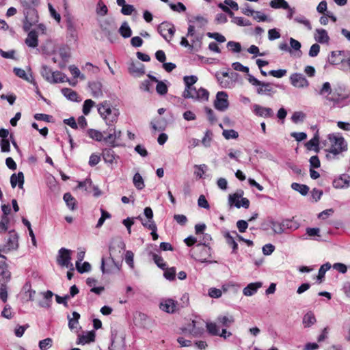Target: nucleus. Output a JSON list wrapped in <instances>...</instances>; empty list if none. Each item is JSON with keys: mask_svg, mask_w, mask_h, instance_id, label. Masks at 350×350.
<instances>
[{"mask_svg": "<svg viewBox=\"0 0 350 350\" xmlns=\"http://www.w3.org/2000/svg\"><path fill=\"white\" fill-rule=\"evenodd\" d=\"M97 109L107 125H112L118 121L120 115L119 109L112 107L109 101L104 100L99 103L97 105Z\"/></svg>", "mask_w": 350, "mask_h": 350, "instance_id": "obj_1", "label": "nucleus"}, {"mask_svg": "<svg viewBox=\"0 0 350 350\" xmlns=\"http://www.w3.org/2000/svg\"><path fill=\"white\" fill-rule=\"evenodd\" d=\"M329 146L327 151L337 156L348 150V144L345 138L340 135L329 134L327 137Z\"/></svg>", "mask_w": 350, "mask_h": 350, "instance_id": "obj_2", "label": "nucleus"}, {"mask_svg": "<svg viewBox=\"0 0 350 350\" xmlns=\"http://www.w3.org/2000/svg\"><path fill=\"white\" fill-rule=\"evenodd\" d=\"M243 191L239 190L234 193L230 194L228 196V205L235 206L237 208L243 207L247 208L250 206V201L248 199L243 198Z\"/></svg>", "mask_w": 350, "mask_h": 350, "instance_id": "obj_3", "label": "nucleus"}, {"mask_svg": "<svg viewBox=\"0 0 350 350\" xmlns=\"http://www.w3.org/2000/svg\"><path fill=\"white\" fill-rule=\"evenodd\" d=\"M72 251L65 247L59 250L57 256V262L61 267H65L74 271L73 264L71 262Z\"/></svg>", "mask_w": 350, "mask_h": 350, "instance_id": "obj_4", "label": "nucleus"}, {"mask_svg": "<svg viewBox=\"0 0 350 350\" xmlns=\"http://www.w3.org/2000/svg\"><path fill=\"white\" fill-rule=\"evenodd\" d=\"M23 14L25 19L23 21V29L28 31L31 27L38 21V15L36 9H29L24 10Z\"/></svg>", "mask_w": 350, "mask_h": 350, "instance_id": "obj_5", "label": "nucleus"}, {"mask_svg": "<svg viewBox=\"0 0 350 350\" xmlns=\"http://www.w3.org/2000/svg\"><path fill=\"white\" fill-rule=\"evenodd\" d=\"M183 96L187 98H193L201 102L207 101L208 99V92L202 88L198 90H188L186 92H183Z\"/></svg>", "mask_w": 350, "mask_h": 350, "instance_id": "obj_6", "label": "nucleus"}, {"mask_svg": "<svg viewBox=\"0 0 350 350\" xmlns=\"http://www.w3.org/2000/svg\"><path fill=\"white\" fill-rule=\"evenodd\" d=\"M153 216V212L150 207H146L144 209V213L137 217V219H139L142 222V224L151 230L150 235L153 237V221H152V218Z\"/></svg>", "mask_w": 350, "mask_h": 350, "instance_id": "obj_7", "label": "nucleus"}, {"mask_svg": "<svg viewBox=\"0 0 350 350\" xmlns=\"http://www.w3.org/2000/svg\"><path fill=\"white\" fill-rule=\"evenodd\" d=\"M215 109L219 111H226L229 107L228 95L226 92H218L214 102Z\"/></svg>", "mask_w": 350, "mask_h": 350, "instance_id": "obj_8", "label": "nucleus"}, {"mask_svg": "<svg viewBox=\"0 0 350 350\" xmlns=\"http://www.w3.org/2000/svg\"><path fill=\"white\" fill-rule=\"evenodd\" d=\"M289 79L291 85L296 88L305 89L310 84L308 80L301 73H293Z\"/></svg>", "mask_w": 350, "mask_h": 350, "instance_id": "obj_9", "label": "nucleus"}, {"mask_svg": "<svg viewBox=\"0 0 350 350\" xmlns=\"http://www.w3.org/2000/svg\"><path fill=\"white\" fill-rule=\"evenodd\" d=\"M159 33L166 40H170L175 32L174 25L169 23H163L158 27Z\"/></svg>", "mask_w": 350, "mask_h": 350, "instance_id": "obj_10", "label": "nucleus"}, {"mask_svg": "<svg viewBox=\"0 0 350 350\" xmlns=\"http://www.w3.org/2000/svg\"><path fill=\"white\" fill-rule=\"evenodd\" d=\"M345 52L344 51H333L328 55V62L332 65H339L345 62Z\"/></svg>", "mask_w": 350, "mask_h": 350, "instance_id": "obj_11", "label": "nucleus"}, {"mask_svg": "<svg viewBox=\"0 0 350 350\" xmlns=\"http://www.w3.org/2000/svg\"><path fill=\"white\" fill-rule=\"evenodd\" d=\"M128 70L130 74L135 77H140L145 73L144 64L138 61H131L129 64Z\"/></svg>", "mask_w": 350, "mask_h": 350, "instance_id": "obj_12", "label": "nucleus"}, {"mask_svg": "<svg viewBox=\"0 0 350 350\" xmlns=\"http://www.w3.org/2000/svg\"><path fill=\"white\" fill-rule=\"evenodd\" d=\"M314 39L318 43L328 45L330 38L327 31L323 28H317L314 32Z\"/></svg>", "mask_w": 350, "mask_h": 350, "instance_id": "obj_13", "label": "nucleus"}, {"mask_svg": "<svg viewBox=\"0 0 350 350\" xmlns=\"http://www.w3.org/2000/svg\"><path fill=\"white\" fill-rule=\"evenodd\" d=\"M114 247H109V252H110V258L109 260L111 261L112 265H109V267L105 269V258H103L101 260V270L103 273H110L114 271L115 269L119 270L118 265L114 261L113 258L112 257V254L113 252Z\"/></svg>", "mask_w": 350, "mask_h": 350, "instance_id": "obj_14", "label": "nucleus"}, {"mask_svg": "<svg viewBox=\"0 0 350 350\" xmlns=\"http://www.w3.org/2000/svg\"><path fill=\"white\" fill-rule=\"evenodd\" d=\"M8 250H16L18 247V236L14 231L9 232V237L5 245H4Z\"/></svg>", "mask_w": 350, "mask_h": 350, "instance_id": "obj_15", "label": "nucleus"}, {"mask_svg": "<svg viewBox=\"0 0 350 350\" xmlns=\"http://www.w3.org/2000/svg\"><path fill=\"white\" fill-rule=\"evenodd\" d=\"M88 87L90 90L92 95L94 98H100L103 95V84L99 81H90L88 83Z\"/></svg>", "mask_w": 350, "mask_h": 350, "instance_id": "obj_16", "label": "nucleus"}, {"mask_svg": "<svg viewBox=\"0 0 350 350\" xmlns=\"http://www.w3.org/2000/svg\"><path fill=\"white\" fill-rule=\"evenodd\" d=\"M109 134L104 137V141L111 144L112 146H116V141L121 137V131L116 130L115 128L109 129Z\"/></svg>", "mask_w": 350, "mask_h": 350, "instance_id": "obj_17", "label": "nucleus"}, {"mask_svg": "<svg viewBox=\"0 0 350 350\" xmlns=\"http://www.w3.org/2000/svg\"><path fill=\"white\" fill-rule=\"evenodd\" d=\"M177 303L172 299H166L161 301L159 308L167 313H173L176 309Z\"/></svg>", "mask_w": 350, "mask_h": 350, "instance_id": "obj_18", "label": "nucleus"}, {"mask_svg": "<svg viewBox=\"0 0 350 350\" xmlns=\"http://www.w3.org/2000/svg\"><path fill=\"white\" fill-rule=\"evenodd\" d=\"M333 187L336 189H347L350 187V176L343 174L335 179Z\"/></svg>", "mask_w": 350, "mask_h": 350, "instance_id": "obj_19", "label": "nucleus"}, {"mask_svg": "<svg viewBox=\"0 0 350 350\" xmlns=\"http://www.w3.org/2000/svg\"><path fill=\"white\" fill-rule=\"evenodd\" d=\"M253 111L256 116L265 118H270L273 116V112L271 108L264 107L257 104L253 106Z\"/></svg>", "mask_w": 350, "mask_h": 350, "instance_id": "obj_20", "label": "nucleus"}, {"mask_svg": "<svg viewBox=\"0 0 350 350\" xmlns=\"http://www.w3.org/2000/svg\"><path fill=\"white\" fill-rule=\"evenodd\" d=\"M11 279V273L5 262H0V284H7Z\"/></svg>", "mask_w": 350, "mask_h": 350, "instance_id": "obj_21", "label": "nucleus"}, {"mask_svg": "<svg viewBox=\"0 0 350 350\" xmlns=\"http://www.w3.org/2000/svg\"><path fill=\"white\" fill-rule=\"evenodd\" d=\"M317 323L315 314L312 311H308L303 317L302 325L304 328H310Z\"/></svg>", "mask_w": 350, "mask_h": 350, "instance_id": "obj_22", "label": "nucleus"}, {"mask_svg": "<svg viewBox=\"0 0 350 350\" xmlns=\"http://www.w3.org/2000/svg\"><path fill=\"white\" fill-rule=\"evenodd\" d=\"M103 158L105 163L113 164L117 163L118 157L116 155L114 151L111 148H105L103 150Z\"/></svg>", "mask_w": 350, "mask_h": 350, "instance_id": "obj_23", "label": "nucleus"}, {"mask_svg": "<svg viewBox=\"0 0 350 350\" xmlns=\"http://www.w3.org/2000/svg\"><path fill=\"white\" fill-rule=\"evenodd\" d=\"M96 334L94 331L88 332L85 334L79 336L77 345H85L95 340Z\"/></svg>", "mask_w": 350, "mask_h": 350, "instance_id": "obj_24", "label": "nucleus"}, {"mask_svg": "<svg viewBox=\"0 0 350 350\" xmlns=\"http://www.w3.org/2000/svg\"><path fill=\"white\" fill-rule=\"evenodd\" d=\"M10 183L12 188L16 187L18 185V187L22 189L24 184L23 173L22 172H19L17 174H13L10 177Z\"/></svg>", "mask_w": 350, "mask_h": 350, "instance_id": "obj_25", "label": "nucleus"}, {"mask_svg": "<svg viewBox=\"0 0 350 350\" xmlns=\"http://www.w3.org/2000/svg\"><path fill=\"white\" fill-rule=\"evenodd\" d=\"M262 285V284L260 282L250 283L243 288V293L245 296H252L257 292Z\"/></svg>", "mask_w": 350, "mask_h": 350, "instance_id": "obj_26", "label": "nucleus"}, {"mask_svg": "<svg viewBox=\"0 0 350 350\" xmlns=\"http://www.w3.org/2000/svg\"><path fill=\"white\" fill-rule=\"evenodd\" d=\"M25 44L31 48H36L38 45V34L36 31H30L25 39Z\"/></svg>", "mask_w": 350, "mask_h": 350, "instance_id": "obj_27", "label": "nucleus"}, {"mask_svg": "<svg viewBox=\"0 0 350 350\" xmlns=\"http://www.w3.org/2000/svg\"><path fill=\"white\" fill-rule=\"evenodd\" d=\"M282 226H283L284 232L286 230H290L293 231L299 228V224L293 218L286 219L282 220Z\"/></svg>", "mask_w": 350, "mask_h": 350, "instance_id": "obj_28", "label": "nucleus"}, {"mask_svg": "<svg viewBox=\"0 0 350 350\" xmlns=\"http://www.w3.org/2000/svg\"><path fill=\"white\" fill-rule=\"evenodd\" d=\"M217 321L222 326L229 327L234 322V318L232 314H226L218 316L217 318Z\"/></svg>", "mask_w": 350, "mask_h": 350, "instance_id": "obj_29", "label": "nucleus"}, {"mask_svg": "<svg viewBox=\"0 0 350 350\" xmlns=\"http://www.w3.org/2000/svg\"><path fill=\"white\" fill-rule=\"evenodd\" d=\"M224 237L226 239V243L232 247V252L236 253L238 249V245L235 241L234 235L232 234V232L230 233V232L226 231L224 232Z\"/></svg>", "mask_w": 350, "mask_h": 350, "instance_id": "obj_30", "label": "nucleus"}, {"mask_svg": "<svg viewBox=\"0 0 350 350\" xmlns=\"http://www.w3.org/2000/svg\"><path fill=\"white\" fill-rule=\"evenodd\" d=\"M14 72L17 77L29 82V83H32L34 82V79H33L32 75L31 73L30 74L26 73L25 70L22 68H14Z\"/></svg>", "mask_w": 350, "mask_h": 350, "instance_id": "obj_31", "label": "nucleus"}, {"mask_svg": "<svg viewBox=\"0 0 350 350\" xmlns=\"http://www.w3.org/2000/svg\"><path fill=\"white\" fill-rule=\"evenodd\" d=\"M271 92H273V88L269 83L261 82L256 89L257 94L260 95L269 94Z\"/></svg>", "mask_w": 350, "mask_h": 350, "instance_id": "obj_32", "label": "nucleus"}, {"mask_svg": "<svg viewBox=\"0 0 350 350\" xmlns=\"http://www.w3.org/2000/svg\"><path fill=\"white\" fill-rule=\"evenodd\" d=\"M198 324V322L192 321L191 323L188 325L187 329L194 336H200L203 333V328L200 327Z\"/></svg>", "mask_w": 350, "mask_h": 350, "instance_id": "obj_33", "label": "nucleus"}, {"mask_svg": "<svg viewBox=\"0 0 350 350\" xmlns=\"http://www.w3.org/2000/svg\"><path fill=\"white\" fill-rule=\"evenodd\" d=\"M118 32L124 38H130L132 35V30L126 21L122 23Z\"/></svg>", "mask_w": 350, "mask_h": 350, "instance_id": "obj_34", "label": "nucleus"}, {"mask_svg": "<svg viewBox=\"0 0 350 350\" xmlns=\"http://www.w3.org/2000/svg\"><path fill=\"white\" fill-rule=\"evenodd\" d=\"M153 84V75L150 72L148 74V79L142 81L140 85V90L144 92H150Z\"/></svg>", "mask_w": 350, "mask_h": 350, "instance_id": "obj_35", "label": "nucleus"}, {"mask_svg": "<svg viewBox=\"0 0 350 350\" xmlns=\"http://www.w3.org/2000/svg\"><path fill=\"white\" fill-rule=\"evenodd\" d=\"M63 199L68 208L72 211H74L77 208V200L72 196L70 193H66L64 195Z\"/></svg>", "mask_w": 350, "mask_h": 350, "instance_id": "obj_36", "label": "nucleus"}, {"mask_svg": "<svg viewBox=\"0 0 350 350\" xmlns=\"http://www.w3.org/2000/svg\"><path fill=\"white\" fill-rule=\"evenodd\" d=\"M72 316V317H70V315H68V327L70 329H74L79 325L80 314L77 312H73Z\"/></svg>", "mask_w": 350, "mask_h": 350, "instance_id": "obj_37", "label": "nucleus"}, {"mask_svg": "<svg viewBox=\"0 0 350 350\" xmlns=\"http://www.w3.org/2000/svg\"><path fill=\"white\" fill-rule=\"evenodd\" d=\"M189 23H192L195 25V27H198L200 28L203 27L207 23V20L201 16H194L192 19L189 21Z\"/></svg>", "mask_w": 350, "mask_h": 350, "instance_id": "obj_38", "label": "nucleus"}, {"mask_svg": "<svg viewBox=\"0 0 350 350\" xmlns=\"http://www.w3.org/2000/svg\"><path fill=\"white\" fill-rule=\"evenodd\" d=\"M291 188L299 192L302 196H306L309 191V187L306 185H301L297 183H293L291 184Z\"/></svg>", "mask_w": 350, "mask_h": 350, "instance_id": "obj_39", "label": "nucleus"}, {"mask_svg": "<svg viewBox=\"0 0 350 350\" xmlns=\"http://www.w3.org/2000/svg\"><path fill=\"white\" fill-rule=\"evenodd\" d=\"M198 80V77L196 76H186L184 77V81L186 85V88L184 92H186L189 89L194 90L195 88L193 87V85L196 83Z\"/></svg>", "mask_w": 350, "mask_h": 350, "instance_id": "obj_40", "label": "nucleus"}, {"mask_svg": "<svg viewBox=\"0 0 350 350\" xmlns=\"http://www.w3.org/2000/svg\"><path fill=\"white\" fill-rule=\"evenodd\" d=\"M87 134L90 138H92V139H94L97 142H101L102 140H104L103 134L98 130L92 129H88L87 131Z\"/></svg>", "mask_w": 350, "mask_h": 350, "instance_id": "obj_41", "label": "nucleus"}, {"mask_svg": "<svg viewBox=\"0 0 350 350\" xmlns=\"http://www.w3.org/2000/svg\"><path fill=\"white\" fill-rule=\"evenodd\" d=\"M270 6L274 9H288L289 5L285 0H271L269 3Z\"/></svg>", "mask_w": 350, "mask_h": 350, "instance_id": "obj_42", "label": "nucleus"}, {"mask_svg": "<svg viewBox=\"0 0 350 350\" xmlns=\"http://www.w3.org/2000/svg\"><path fill=\"white\" fill-rule=\"evenodd\" d=\"M327 98L329 101L332 102L334 105L340 106L343 105V103L346 97L340 94H333L330 97H327Z\"/></svg>", "mask_w": 350, "mask_h": 350, "instance_id": "obj_43", "label": "nucleus"}, {"mask_svg": "<svg viewBox=\"0 0 350 350\" xmlns=\"http://www.w3.org/2000/svg\"><path fill=\"white\" fill-rule=\"evenodd\" d=\"M231 21L232 23L240 27H247L252 25L251 22L249 20L245 19L243 17H233V19H232Z\"/></svg>", "mask_w": 350, "mask_h": 350, "instance_id": "obj_44", "label": "nucleus"}, {"mask_svg": "<svg viewBox=\"0 0 350 350\" xmlns=\"http://www.w3.org/2000/svg\"><path fill=\"white\" fill-rule=\"evenodd\" d=\"M270 227L275 234H282L284 232L282 221L272 220L270 221Z\"/></svg>", "mask_w": 350, "mask_h": 350, "instance_id": "obj_45", "label": "nucleus"}, {"mask_svg": "<svg viewBox=\"0 0 350 350\" xmlns=\"http://www.w3.org/2000/svg\"><path fill=\"white\" fill-rule=\"evenodd\" d=\"M201 38L198 36H195L193 39L191 40V44H189L186 38L183 37L180 41V45L185 47H187L189 49H192L193 47L196 45V42L200 41Z\"/></svg>", "mask_w": 350, "mask_h": 350, "instance_id": "obj_46", "label": "nucleus"}, {"mask_svg": "<svg viewBox=\"0 0 350 350\" xmlns=\"http://www.w3.org/2000/svg\"><path fill=\"white\" fill-rule=\"evenodd\" d=\"M164 278L170 281H173L176 277V269L174 267H166L164 270Z\"/></svg>", "mask_w": 350, "mask_h": 350, "instance_id": "obj_47", "label": "nucleus"}, {"mask_svg": "<svg viewBox=\"0 0 350 350\" xmlns=\"http://www.w3.org/2000/svg\"><path fill=\"white\" fill-rule=\"evenodd\" d=\"M206 329L209 334L213 336H218L219 329L217 325L213 322H208L206 324Z\"/></svg>", "mask_w": 350, "mask_h": 350, "instance_id": "obj_48", "label": "nucleus"}, {"mask_svg": "<svg viewBox=\"0 0 350 350\" xmlns=\"http://www.w3.org/2000/svg\"><path fill=\"white\" fill-rule=\"evenodd\" d=\"M62 92L65 97L72 101H76L77 98V94L76 92L69 88H63Z\"/></svg>", "mask_w": 350, "mask_h": 350, "instance_id": "obj_49", "label": "nucleus"}, {"mask_svg": "<svg viewBox=\"0 0 350 350\" xmlns=\"http://www.w3.org/2000/svg\"><path fill=\"white\" fill-rule=\"evenodd\" d=\"M331 267V264L329 262L323 264V265L321 266L317 275V280L319 281L320 283L321 282L322 279L324 278L326 271H327Z\"/></svg>", "mask_w": 350, "mask_h": 350, "instance_id": "obj_50", "label": "nucleus"}, {"mask_svg": "<svg viewBox=\"0 0 350 350\" xmlns=\"http://www.w3.org/2000/svg\"><path fill=\"white\" fill-rule=\"evenodd\" d=\"M154 82H157L156 90L158 94L164 95L167 92V85L163 81H158L154 77Z\"/></svg>", "mask_w": 350, "mask_h": 350, "instance_id": "obj_51", "label": "nucleus"}, {"mask_svg": "<svg viewBox=\"0 0 350 350\" xmlns=\"http://www.w3.org/2000/svg\"><path fill=\"white\" fill-rule=\"evenodd\" d=\"M38 0H20L21 5L24 8V10L29 9H35L34 6L38 4Z\"/></svg>", "mask_w": 350, "mask_h": 350, "instance_id": "obj_52", "label": "nucleus"}, {"mask_svg": "<svg viewBox=\"0 0 350 350\" xmlns=\"http://www.w3.org/2000/svg\"><path fill=\"white\" fill-rule=\"evenodd\" d=\"M101 217L99 218L97 224L96 225V228H100L104 224L105 219L111 218V214L106 211L105 210L101 208Z\"/></svg>", "mask_w": 350, "mask_h": 350, "instance_id": "obj_53", "label": "nucleus"}, {"mask_svg": "<svg viewBox=\"0 0 350 350\" xmlns=\"http://www.w3.org/2000/svg\"><path fill=\"white\" fill-rule=\"evenodd\" d=\"M52 73L53 71L49 67H48L47 66H42L41 70V75L49 83L51 80H53Z\"/></svg>", "mask_w": 350, "mask_h": 350, "instance_id": "obj_54", "label": "nucleus"}, {"mask_svg": "<svg viewBox=\"0 0 350 350\" xmlns=\"http://www.w3.org/2000/svg\"><path fill=\"white\" fill-rule=\"evenodd\" d=\"M52 77L53 80H51L50 83H62L66 78V76L59 71L53 72Z\"/></svg>", "mask_w": 350, "mask_h": 350, "instance_id": "obj_55", "label": "nucleus"}, {"mask_svg": "<svg viewBox=\"0 0 350 350\" xmlns=\"http://www.w3.org/2000/svg\"><path fill=\"white\" fill-rule=\"evenodd\" d=\"M53 345V340L51 338H46L39 342V348L40 350H47Z\"/></svg>", "mask_w": 350, "mask_h": 350, "instance_id": "obj_56", "label": "nucleus"}, {"mask_svg": "<svg viewBox=\"0 0 350 350\" xmlns=\"http://www.w3.org/2000/svg\"><path fill=\"white\" fill-rule=\"evenodd\" d=\"M295 22L304 25L308 30L312 29L310 22L303 16H298L294 18Z\"/></svg>", "mask_w": 350, "mask_h": 350, "instance_id": "obj_57", "label": "nucleus"}, {"mask_svg": "<svg viewBox=\"0 0 350 350\" xmlns=\"http://www.w3.org/2000/svg\"><path fill=\"white\" fill-rule=\"evenodd\" d=\"M76 269L80 273L88 272L91 269V265L88 262L76 263Z\"/></svg>", "mask_w": 350, "mask_h": 350, "instance_id": "obj_58", "label": "nucleus"}, {"mask_svg": "<svg viewBox=\"0 0 350 350\" xmlns=\"http://www.w3.org/2000/svg\"><path fill=\"white\" fill-rule=\"evenodd\" d=\"M95 103L91 99H87L84 101L83 105V113L85 115H88L91 111L92 107H94Z\"/></svg>", "mask_w": 350, "mask_h": 350, "instance_id": "obj_59", "label": "nucleus"}, {"mask_svg": "<svg viewBox=\"0 0 350 350\" xmlns=\"http://www.w3.org/2000/svg\"><path fill=\"white\" fill-rule=\"evenodd\" d=\"M134 185L139 189L144 187V183L142 176L139 173H136L133 176Z\"/></svg>", "mask_w": 350, "mask_h": 350, "instance_id": "obj_60", "label": "nucleus"}, {"mask_svg": "<svg viewBox=\"0 0 350 350\" xmlns=\"http://www.w3.org/2000/svg\"><path fill=\"white\" fill-rule=\"evenodd\" d=\"M107 7L101 0H99L97 3L96 13L100 16H105L107 14Z\"/></svg>", "mask_w": 350, "mask_h": 350, "instance_id": "obj_61", "label": "nucleus"}, {"mask_svg": "<svg viewBox=\"0 0 350 350\" xmlns=\"http://www.w3.org/2000/svg\"><path fill=\"white\" fill-rule=\"evenodd\" d=\"M252 16L258 22L271 21L266 14L260 11H254Z\"/></svg>", "mask_w": 350, "mask_h": 350, "instance_id": "obj_62", "label": "nucleus"}, {"mask_svg": "<svg viewBox=\"0 0 350 350\" xmlns=\"http://www.w3.org/2000/svg\"><path fill=\"white\" fill-rule=\"evenodd\" d=\"M208 295L211 298H219L222 295V290L217 288H210L208 290Z\"/></svg>", "mask_w": 350, "mask_h": 350, "instance_id": "obj_63", "label": "nucleus"}, {"mask_svg": "<svg viewBox=\"0 0 350 350\" xmlns=\"http://www.w3.org/2000/svg\"><path fill=\"white\" fill-rule=\"evenodd\" d=\"M227 47L234 53H239L241 51V46L239 42L229 41L227 43Z\"/></svg>", "mask_w": 350, "mask_h": 350, "instance_id": "obj_64", "label": "nucleus"}]
</instances>
